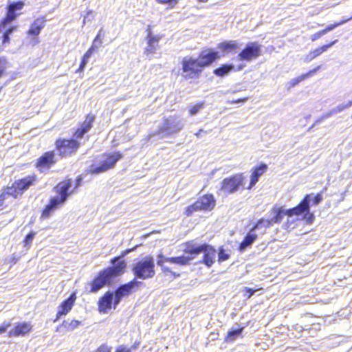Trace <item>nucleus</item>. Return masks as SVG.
<instances>
[{
	"instance_id": "obj_28",
	"label": "nucleus",
	"mask_w": 352,
	"mask_h": 352,
	"mask_svg": "<svg viewBox=\"0 0 352 352\" xmlns=\"http://www.w3.org/2000/svg\"><path fill=\"white\" fill-rule=\"evenodd\" d=\"M320 69V66H318L317 67L314 68V69L309 71V72L304 74L298 78H293L290 80L289 85L290 87H294L296 85H297L300 82L303 81L306 78L311 76L313 74H314L318 69Z\"/></svg>"
},
{
	"instance_id": "obj_46",
	"label": "nucleus",
	"mask_w": 352,
	"mask_h": 352,
	"mask_svg": "<svg viewBox=\"0 0 352 352\" xmlns=\"http://www.w3.org/2000/svg\"><path fill=\"white\" fill-rule=\"evenodd\" d=\"M248 98L245 97V98L238 99V100H228L226 102L229 103V104L245 103L246 101H248Z\"/></svg>"
},
{
	"instance_id": "obj_15",
	"label": "nucleus",
	"mask_w": 352,
	"mask_h": 352,
	"mask_svg": "<svg viewBox=\"0 0 352 352\" xmlns=\"http://www.w3.org/2000/svg\"><path fill=\"white\" fill-rule=\"evenodd\" d=\"M188 255H182L177 257H165L162 254L157 256V264L162 267V270L170 272L168 267L164 265V262L170 263L185 265L189 263L190 261L194 259V256L187 254Z\"/></svg>"
},
{
	"instance_id": "obj_12",
	"label": "nucleus",
	"mask_w": 352,
	"mask_h": 352,
	"mask_svg": "<svg viewBox=\"0 0 352 352\" xmlns=\"http://www.w3.org/2000/svg\"><path fill=\"white\" fill-rule=\"evenodd\" d=\"M261 56V45L257 42H249L245 48L238 54L237 58L241 61L250 62Z\"/></svg>"
},
{
	"instance_id": "obj_64",
	"label": "nucleus",
	"mask_w": 352,
	"mask_h": 352,
	"mask_svg": "<svg viewBox=\"0 0 352 352\" xmlns=\"http://www.w3.org/2000/svg\"><path fill=\"white\" fill-rule=\"evenodd\" d=\"M351 118H352V115H351Z\"/></svg>"
},
{
	"instance_id": "obj_4",
	"label": "nucleus",
	"mask_w": 352,
	"mask_h": 352,
	"mask_svg": "<svg viewBox=\"0 0 352 352\" xmlns=\"http://www.w3.org/2000/svg\"><path fill=\"white\" fill-rule=\"evenodd\" d=\"M184 251L186 254H193L194 258L197 255L203 253V263L208 267L214 263L216 258V250L213 247L206 243L199 245L194 241L187 242Z\"/></svg>"
},
{
	"instance_id": "obj_7",
	"label": "nucleus",
	"mask_w": 352,
	"mask_h": 352,
	"mask_svg": "<svg viewBox=\"0 0 352 352\" xmlns=\"http://www.w3.org/2000/svg\"><path fill=\"white\" fill-rule=\"evenodd\" d=\"M154 267L153 258L146 256L133 265L132 272L138 278L145 280L154 276Z\"/></svg>"
},
{
	"instance_id": "obj_39",
	"label": "nucleus",
	"mask_w": 352,
	"mask_h": 352,
	"mask_svg": "<svg viewBox=\"0 0 352 352\" xmlns=\"http://www.w3.org/2000/svg\"><path fill=\"white\" fill-rule=\"evenodd\" d=\"M136 348V346L134 344L131 346V347H127L124 345H120L119 346L115 352H131L132 350L135 349Z\"/></svg>"
},
{
	"instance_id": "obj_48",
	"label": "nucleus",
	"mask_w": 352,
	"mask_h": 352,
	"mask_svg": "<svg viewBox=\"0 0 352 352\" xmlns=\"http://www.w3.org/2000/svg\"><path fill=\"white\" fill-rule=\"evenodd\" d=\"M333 115H335V114H334V113H332V109H331L329 112H327V113L324 114L319 120H318L316 122V123H318V122H321L324 119L330 118Z\"/></svg>"
},
{
	"instance_id": "obj_63",
	"label": "nucleus",
	"mask_w": 352,
	"mask_h": 352,
	"mask_svg": "<svg viewBox=\"0 0 352 352\" xmlns=\"http://www.w3.org/2000/svg\"><path fill=\"white\" fill-rule=\"evenodd\" d=\"M349 19H351H351H352V16H351V17H350Z\"/></svg>"
},
{
	"instance_id": "obj_6",
	"label": "nucleus",
	"mask_w": 352,
	"mask_h": 352,
	"mask_svg": "<svg viewBox=\"0 0 352 352\" xmlns=\"http://www.w3.org/2000/svg\"><path fill=\"white\" fill-rule=\"evenodd\" d=\"M55 148L60 158L75 154L80 147L79 142L74 138H59L55 140Z\"/></svg>"
},
{
	"instance_id": "obj_20",
	"label": "nucleus",
	"mask_w": 352,
	"mask_h": 352,
	"mask_svg": "<svg viewBox=\"0 0 352 352\" xmlns=\"http://www.w3.org/2000/svg\"><path fill=\"white\" fill-rule=\"evenodd\" d=\"M162 36L160 35H153L151 30H148L147 39V46L144 50V54L147 56L152 55L157 49L158 43Z\"/></svg>"
},
{
	"instance_id": "obj_60",
	"label": "nucleus",
	"mask_w": 352,
	"mask_h": 352,
	"mask_svg": "<svg viewBox=\"0 0 352 352\" xmlns=\"http://www.w3.org/2000/svg\"><path fill=\"white\" fill-rule=\"evenodd\" d=\"M316 124V123L315 122V124H314L311 127H309V129H308V131H311V130L314 128V125H315Z\"/></svg>"
},
{
	"instance_id": "obj_42",
	"label": "nucleus",
	"mask_w": 352,
	"mask_h": 352,
	"mask_svg": "<svg viewBox=\"0 0 352 352\" xmlns=\"http://www.w3.org/2000/svg\"><path fill=\"white\" fill-rule=\"evenodd\" d=\"M111 346H108L106 344L100 345L94 352H111Z\"/></svg>"
},
{
	"instance_id": "obj_9",
	"label": "nucleus",
	"mask_w": 352,
	"mask_h": 352,
	"mask_svg": "<svg viewBox=\"0 0 352 352\" xmlns=\"http://www.w3.org/2000/svg\"><path fill=\"white\" fill-rule=\"evenodd\" d=\"M216 204V200L212 194H207L198 199L193 204L188 206L185 210V214L187 217L200 210H211Z\"/></svg>"
},
{
	"instance_id": "obj_23",
	"label": "nucleus",
	"mask_w": 352,
	"mask_h": 352,
	"mask_svg": "<svg viewBox=\"0 0 352 352\" xmlns=\"http://www.w3.org/2000/svg\"><path fill=\"white\" fill-rule=\"evenodd\" d=\"M113 299V293L111 292H107L98 302V308L100 312L106 313L108 309L111 308Z\"/></svg>"
},
{
	"instance_id": "obj_49",
	"label": "nucleus",
	"mask_w": 352,
	"mask_h": 352,
	"mask_svg": "<svg viewBox=\"0 0 352 352\" xmlns=\"http://www.w3.org/2000/svg\"><path fill=\"white\" fill-rule=\"evenodd\" d=\"M88 56V52H86L85 54H84V56H83V58L81 61V63L80 65V67L78 69V71H81L84 69V67H85V65H86V60H85V58Z\"/></svg>"
},
{
	"instance_id": "obj_52",
	"label": "nucleus",
	"mask_w": 352,
	"mask_h": 352,
	"mask_svg": "<svg viewBox=\"0 0 352 352\" xmlns=\"http://www.w3.org/2000/svg\"><path fill=\"white\" fill-rule=\"evenodd\" d=\"M16 30V26H11V27L8 28L3 33L7 34L10 36Z\"/></svg>"
},
{
	"instance_id": "obj_61",
	"label": "nucleus",
	"mask_w": 352,
	"mask_h": 352,
	"mask_svg": "<svg viewBox=\"0 0 352 352\" xmlns=\"http://www.w3.org/2000/svg\"><path fill=\"white\" fill-rule=\"evenodd\" d=\"M91 120L89 119V129H91Z\"/></svg>"
},
{
	"instance_id": "obj_14",
	"label": "nucleus",
	"mask_w": 352,
	"mask_h": 352,
	"mask_svg": "<svg viewBox=\"0 0 352 352\" xmlns=\"http://www.w3.org/2000/svg\"><path fill=\"white\" fill-rule=\"evenodd\" d=\"M56 163L54 151H48L42 154L36 161L34 167L40 172L49 170Z\"/></svg>"
},
{
	"instance_id": "obj_17",
	"label": "nucleus",
	"mask_w": 352,
	"mask_h": 352,
	"mask_svg": "<svg viewBox=\"0 0 352 352\" xmlns=\"http://www.w3.org/2000/svg\"><path fill=\"white\" fill-rule=\"evenodd\" d=\"M24 6L25 2L23 1H14L10 3L7 7L6 16L2 19V25L14 21L21 14V13H17V11L21 10Z\"/></svg>"
},
{
	"instance_id": "obj_21",
	"label": "nucleus",
	"mask_w": 352,
	"mask_h": 352,
	"mask_svg": "<svg viewBox=\"0 0 352 352\" xmlns=\"http://www.w3.org/2000/svg\"><path fill=\"white\" fill-rule=\"evenodd\" d=\"M218 52L212 50L203 51L198 58L203 67L208 66L219 58Z\"/></svg>"
},
{
	"instance_id": "obj_47",
	"label": "nucleus",
	"mask_w": 352,
	"mask_h": 352,
	"mask_svg": "<svg viewBox=\"0 0 352 352\" xmlns=\"http://www.w3.org/2000/svg\"><path fill=\"white\" fill-rule=\"evenodd\" d=\"M344 109H345V107L344 106V104H339L337 107L332 109V113L336 114L342 111Z\"/></svg>"
},
{
	"instance_id": "obj_41",
	"label": "nucleus",
	"mask_w": 352,
	"mask_h": 352,
	"mask_svg": "<svg viewBox=\"0 0 352 352\" xmlns=\"http://www.w3.org/2000/svg\"><path fill=\"white\" fill-rule=\"evenodd\" d=\"M230 257V255L225 252L223 249H220L219 252V261L223 262L228 260Z\"/></svg>"
},
{
	"instance_id": "obj_56",
	"label": "nucleus",
	"mask_w": 352,
	"mask_h": 352,
	"mask_svg": "<svg viewBox=\"0 0 352 352\" xmlns=\"http://www.w3.org/2000/svg\"><path fill=\"white\" fill-rule=\"evenodd\" d=\"M247 292H249L248 298H250L254 293V291L251 289H248Z\"/></svg>"
},
{
	"instance_id": "obj_38",
	"label": "nucleus",
	"mask_w": 352,
	"mask_h": 352,
	"mask_svg": "<svg viewBox=\"0 0 352 352\" xmlns=\"http://www.w3.org/2000/svg\"><path fill=\"white\" fill-rule=\"evenodd\" d=\"M351 19H344L340 22H338V23H335L333 24H331V25H329L326 27V30L329 32L331 30H333V29H335L336 28L340 26V25H343L344 23H346L347 21H350Z\"/></svg>"
},
{
	"instance_id": "obj_62",
	"label": "nucleus",
	"mask_w": 352,
	"mask_h": 352,
	"mask_svg": "<svg viewBox=\"0 0 352 352\" xmlns=\"http://www.w3.org/2000/svg\"><path fill=\"white\" fill-rule=\"evenodd\" d=\"M243 69V66H240L239 68V70H241Z\"/></svg>"
},
{
	"instance_id": "obj_57",
	"label": "nucleus",
	"mask_w": 352,
	"mask_h": 352,
	"mask_svg": "<svg viewBox=\"0 0 352 352\" xmlns=\"http://www.w3.org/2000/svg\"><path fill=\"white\" fill-rule=\"evenodd\" d=\"M352 105V100L349 101L346 104H344L345 109L350 107Z\"/></svg>"
},
{
	"instance_id": "obj_13",
	"label": "nucleus",
	"mask_w": 352,
	"mask_h": 352,
	"mask_svg": "<svg viewBox=\"0 0 352 352\" xmlns=\"http://www.w3.org/2000/svg\"><path fill=\"white\" fill-rule=\"evenodd\" d=\"M202 66L198 59L185 57L182 60V70L184 77L192 78L198 75L201 71Z\"/></svg>"
},
{
	"instance_id": "obj_11",
	"label": "nucleus",
	"mask_w": 352,
	"mask_h": 352,
	"mask_svg": "<svg viewBox=\"0 0 352 352\" xmlns=\"http://www.w3.org/2000/svg\"><path fill=\"white\" fill-rule=\"evenodd\" d=\"M245 177L243 173L235 174L225 178L221 182V190L225 193L232 194L236 192L240 186L243 185Z\"/></svg>"
},
{
	"instance_id": "obj_3",
	"label": "nucleus",
	"mask_w": 352,
	"mask_h": 352,
	"mask_svg": "<svg viewBox=\"0 0 352 352\" xmlns=\"http://www.w3.org/2000/svg\"><path fill=\"white\" fill-rule=\"evenodd\" d=\"M113 267H108L104 272L100 273L91 284V292H96L105 285L110 283L114 277L118 276L124 272L126 263L120 257H116L111 260Z\"/></svg>"
},
{
	"instance_id": "obj_8",
	"label": "nucleus",
	"mask_w": 352,
	"mask_h": 352,
	"mask_svg": "<svg viewBox=\"0 0 352 352\" xmlns=\"http://www.w3.org/2000/svg\"><path fill=\"white\" fill-rule=\"evenodd\" d=\"M38 180L36 174H32L19 179L15 180L11 186H7V189L10 190V197L13 199H17L21 196L25 191L28 190L31 186H34Z\"/></svg>"
},
{
	"instance_id": "obj_24",
	"label": "nucleus",
	"mask_w": 352,
	"mask_h": 352,
	"mask_svg": "<svg viewBox=\"0 0 352 352\" xmlns=\"http://www.w3.org/2000/svg\"><path fill=\"white\" fill-rule=\"evenodd\" d=\"M338 42V40H335L332 42H331L329 44L324 45L322 47H320L314 50L311 51L304 58V61L305 63H309L313 59L316 58L318 56H320L322 53L327 51L329 48L332 47L333 45H335Z\"/></svg>"
},
{
	"instance_id": "obj_1",
	"label": "nucleus",
	"mask_w": 352,
	"mask_h": 352,
	"mask_svg": "<svg viewBox=\"0 0 352 352\" xmlns=\"http://www.w3.org/2000/svg\"><path fill=\"white\" fill-rule=\"evenodd\" d=\"M82 182V177L81 175H78L74 182L71 178L68 177L59 182L52 189L56 195L49 199L47 204L41 212V219L50 218L56 210L67 201L68 197L77 190Z\"/></svg>"
},
{
	"instance_id": "obj_45",
	"label": "nucleus",
	"mask_w": 352,
	"mask_h": 352,
	"mask_svg": "<svg viewBox=\"0 0 352 352\" xmlns=\"http://www.w3.org/2000/svg\"><path fill=\"white\" fill-rule=\"evenodd\" d=\"M11 326L10 322H3L0 325V334L5 333L7 329Z\"/></svg>"
},
{
	"instance_id": "obj_27",
	"label": "nucleus",
	"mask_w": 352,
	"mask_h": 352,
	"mask_svg": "<svg viewBox=\"0 0 352 352\" xmlns=\"http://www.w3.org/2000/svg\"><path fill=\"white\" fill-rule=\"evenodd\" d=\"M217 47L223 52L229 53L236 50L239 46L236 41H230L219 43Z\"/></svg>"
},
{
	"instance_id": "obj_10",
	"label": "nucleus",
	"mask_w": 352,
	"mask_h": 352,
	"mask_svg": "<svg viewBox=\"0 0 352 352\" xmlns=\"http://www.w3.org/2000/svg\"><path fill=\"white\" fill-rule=\"evenodd\" d=\"M122 154L120 152H114L105 155V158L101 161L98 166H91L89 173L98 174L107 171L114 167L118 161L122 158Z\"/></svg>"
},
{
	"instance_id": "obj_33",
	"label": "nucleus",
	"mask_w": 352,
	"mask_h": 352,
	"mask_svg": "<svg viewBox=\"0 0 352 352\" xmlns=\"http://www.w3.org/2000/svg\"><path fill=\"white\" fill-rule=\"evenodd\" d=\"M88 131V123L84 122L80 126L78 127L73 133L74 139L82 138L85 133Z\"/></svg>"
},
{
	"instance_id": "obj_58",
	"label": "nucleus",
	"mask_w": 352,
	"mask_h": 352,
	"mask_svg": "<svg viewBox=\"0 0 352 352\" xmlns=\"http://www.w3.org/2000/svg\"><path fill=\"white\" fill-rule=\"evenodd\" d=\"M7 24L2 25V20L0 21V32H1V28H3L6 27Z\"/></svg>"
},
{
	"instance_id": "obj_25",
	"label": "nucleus",
	"mask_w": 352,
	"mask_h": 352,
	"mask_svg": "<svg viewBox=\"0 0 352 352\" xmlns=\"http://www.w3.org/2000/svg\"><path fill=\"white\" fill-rule=\"evenodd\" d=\"M267 166L265 164H262L256 167L251 175L250 184L248 189H251L258 181L259 177L267 170Z\"/></svg>"
},
{
	"instance_id": "obj_50",
	"label": "nucleus",
	"mask_w": 352,
	"mask_h": 352,
	"mask_svg": "<svg viewBox=\"0 0 352 352\" xmlns=\"http://www.w3.org/2000/svg\"><path fill=\"white\" fill-rule=\"evenodd\" d=\"M10 43V36L7 34H3V36H2V43L3 45H7V44H9Z\"/></svg>"
},
{
	"instance_id": "obj_37",
	"label": "nucleus",
	"mask_w": 352,
	"mask_h": 352,
	"mask_svg": "<svg viewBox=\"0 0 352 352\" xmlns=\"http://www.w3.org/2000/svg\"><path fill=\"white\" fill-rule=\"evenodd\" d=\"M8 61L5 56H0V79L6 75Z\"/></svg>"
},
{
	"instance_id": "obj_51",
	"label": "nucleus",
	"mask_w": 352,
	"mask_h": 352,
	"mask_svg": "<svg viewBox=\"0 0 352 352\" xmlns=\"http://www.w3.org/2000/svg\"><path fill=\"white\" fill-rule=\"evenodd\" d=\"M322 200V196L320 194H318L314 197L313 201L315 205H317Z\"/></svg>"
},
{
	"instance_id": "obj_5",
	"label": "nucleus",
	"mask_w": 352,
	"mask_h": 352,
	"mask_svg": "<svg viewBox=\"0 0 352 352\" xmlns=\"http://www.w3.org/2000/svg\"><path fill=\"white\" fill-rule=\"evenodd\" d=\"M184 126V121L178 116H170L164 118L160 126L157 134L162 137H168L181 131Z\"/></svg>"
},
{
	"instance_id": "obj_54",
	"label": "nucleus",
	"mask_w": 352,
	"mask_h": 352,
	"mask_svg": "<svg viewBox=\"0 0 352 352\" xmlns=\"http://www.w3.org/2000/svg\"><path fill=\"white\" fill-rule=\"evenodd\" d=\"M320 37H321V36H320V35L319 34V33H318V32H316V33H315V34H312V35H311V41H316V40L319 39Z\"/></svg>"
},
{
	"instance_id": "obj_29",
	"label": "nucleus",
	"mask_w": 352,
	"mask_h": 352,
	"mask_svg": "<svg viewBox=\"0 0 352 352\" xmlns=\"http://www.w3.org/2000/svg\"><path fill=\"white\" fill-rule=\"evenodd\" d=\"M234 68L232 65H223L222 66L217 68L214 71V74L218 76H224L228 74Z\"/></svg>"
},
{
	"instance_id": "obj_35",
	"label": "nucleus",
	"mask_w": 352,
	"mask_h": 352,
	"mask_svg": "<svg viewBox=\"0 0 352 352\" xmlns=\"http://www.w3.org/2000/svg\"><path fill=\"white\" fill-rule=\"evenodd\" d=\"M35 235V232H30L23 240V246L26 247L27 248H30Z\"/></svg>"
},
{
	"instance_id": "obj_40",
	"label": "nucleus",
	"mask_w": 352,
	"mask_h": 352,
	"mask_svg": "<svg viewBox=\"0 0 352 352\" xmlns=\"http://www.w3.org/2000/svg\"><path fill=\"white\" fill-rule=\"evenodd\" d=\"M156 2L160 4H168L173 8L178 3V0H156Z\"/></svg>"
},
{
	"instance_id": "obj_31",
	"label": "nucleus",
	"mask_w": 352,
	"mask_h": 352,
	"mask_svg": "<svg viewBox=\"0 0 352 352\" xmlns=\"http://www.w3.org/2000/svg\"><path fill=\"white\" fill-rule=\"evenodd\" d=\"M80 324L81 322L77 320H72L70 321L64 320L61 324V327H63L67 331H73Z\"/></svg>"
},
{
	"instance_id": "obj_32",
	"label": "nucleus",
	"mask_w": 352,
	"mask_h": 352,
	"mask_svg": "<svg viewBox=\"0 0 352 352\" xmlns=\"http://www.w3.org/2000/svg\"><path fill=\"white\" fill-rule=\"evenodd\" d=\"M243 329V327H238L236 329L232 328L228 333V336L226 339V341L227 342L234 341L238 336H239L241 334Z\"/></svg>"
},
{
	"instance_id": "obj_18",
	"label": "nucleus",
	"mask_w": 352,
	"mask_h": 352,
	"mask_svg": "<svg viewBox=\"0 0 352 352\" xmlns=\"http://www.w3.org/2000/svg\"><path fill=\"white\" fill-rule=\"evenodd\" d=\"M76 300V295L73 292L67 299L64 300L58 306V311L54 322L58 321L62 316L70 312Z\"/></svg>"
},
{
	"instance_id": "obj_44",
	"label": "nucleus",
	"mask_w": 352,
	"mask_h": 352,
	"mask_svg": "<svg viewBox=\"0 0 352 352\" xmlns=\"http://www.w3.org/2000/svg\"><path fill=\"white\" fill-rule=\"evenodd\" d=\"M20 259V256L16 254H13L10 260H9V262L10 263L11 265H15Z\"/></svg>"
},
{
	"instance_id": "obj_55",
	"label": "nucleus",
	"mask_w": 352,
	"mask_h": 352,
	"mask_svg": "<svg viewBox=\"0 0 352 352\" xmlns=\"http://www.w3.org/2000/svg\"><path fill=\"white\" fill-rule=\"evenodd\" d=\"M327 32H328L326 30V29H324V30L318 32L320 36H322L323 35L326 34Z\"/></svg>"
},
{
	"instance_id": "obj_43",
	"label": "nucleus",
	"mask_w": 352,
	"mask_h": 352,
	"mask_svg": "<svg viewBox=\"0 0 352 352\" xmlns=\"http://www.w3.org/2000/svg\"><path fill=\"white\" fill-rule=\"evenodd\" d=\"M202 104H196L190 109V113L192 116L197 114V113L201 109Z\"/></svg>"
},
{
	"instance_id": "obj_16",
	"label": "nucleus",
	"mask_w": 352,
	"mask_h": 352,
	"mask_svg": "<svg viewBox=\"0 0 352 352\" xmlns=\"http://www.w3.org/2000/svg\"><path fill=\"white\" fill-rule=\"evenodd\" d=\"M140 284L142 282L134 279L126 284L120 285L115 292L114 308L119 305L122 297L128 296L135 287H138Z\"/></svg>"
},
{
	"instance_id": "obj_34",
	"label": "nucleus",
	"mask_w": 352,
	"mask_h": 352,
	"mask_svg": "<svg viewBox=\"0 0 352 352\" xmlns=\"http://www.w3.org/2000/svg\"><path fill=\"white\" fill-rule=\"evenodd\" d=\"M101 31L99 32L96 38L94 40L91 47L89 48V55L96 50L98 49L102 45V40L100 38Z\"/></svg>"
},
{
	"instance_id": "obj_2",
	"label": "nucleus",
	"mask_w": 352,
	"mask_h": 352,
	"mask_svg": "<svg viewBox=\"0 0 352 352\" xmlns=\"http://www.w3.org/2000/svg\"><path fill=\"white\" fill-rule=\"evenodd\" d=\"M311 195H307L302 201L296 207L291 209H285L283 207L275 206L270 211V221H265L266 226H272L274 223H280L284 216L291 217L294 215H302V219H306L308 223H311L314 216L309 212V204Z\"/></svg>"
},
{
	"instance_id": "obj_59",
	"label": "nucleus",
	"mask_w": 352,
	"mask_h": 352,
	"mask_svg": "<svg viewBox=\"0 0 352 352\" xmlns=\"http://www.w3.org/2000/svg\"><path fill=\"white\" fill-rule=\"evenodd\" d=\"M155 133L150 134L148 135V140H151L155 136Z\"/></svg>"
},
{
	"instance_id": "obj_53",
	"label": "nucleus",
	"mask_w": 352,
	"mask_h": 352,
	"mask_svg": "<svg viewBox=\"0 0 352 352\" xmlns=\"http://www.w3.org/2000/svg\"><path fill=\"white\" fill-rule=\"evenodd\" d=\"M210 131H211V130H209V131H205V130H204V129H199V131H198L197 133H195V135H196L197 138H200L202 133L208 134V133H209Z\"/></svg>"
},
{
	"instance_id": "obj_19",
	"label": "nucleus",
	"mask_w": 352,
	"mask_h": 352,
	"mask_svg": "<svg viewBox=\"0 0 352 352\" xmlns=\"http://www.w3.org/2000/svg\"><path fill=\"white\" fill-rule=\"evenodd\" d=\"M32 330V326L30 322H17L8 332L9 337H20L28 335Z\"/></svg>"
},
{
	"instance_id": "obj_30",
	"label": "nucleus",
	"mask_w": 352,
	"mask_h": 352,
	"mask_svg": "<svg viewBox=\"0 0 352 352\" xmlns=\"http://www.w3.org/2000/svg\"><path fill=\"white\" fill-rule=\"evenodd\" d=\"M10 192H12L11 190L7 189V186L2 188L0 193V209H3L8 206L6 201L8 196H10Z\"/></svg>"
},
{
	"instance_id": "obj_22",
	"label": "nucleus",
	"mask_w": 352,
	"mask_h": 352,
	"mask_svg": "<svg viewBox=\"0 0 352 352\" xmlns=\"http://www.w3.org/2000/svg\"><path fill=\"white\" fill-rule=\"evenodd\" d=\"M46 19L43 16H39L30 24L27 33L30 36H38L45 25Z\"/></svg>"
},
{
	"instance_id": "obj_36",
	"label": "nucleus",
	"mask_w": 352,
	"mask_h": 352,
	"mask_svg": "<svg viewBox=\"0 0 352 352\" xmlns=\"http://www.w3.org/2000/svg\"><path fill=\"white\" fill-rule=\"evenodd\" d=\"M265 221H270V219H260L256 224L252 228L255 231L257 230L263 229V230L261 232V234H263L265 232V230L267 228H270V226H266Z\"/></svg>"
},
{
	"instance_id": "obj_26",
	"label": "nucleus",
	"mask_w": 352,
	"mask_h": 352,
	"mask_svg": "<svg viewBox=\"0 0 352 352\" xmlns=\"http://www.w3.org/2000/svg\"><path fill=\"white\" fill-rule=\"evenodd\" d=\"M255 230L252 228L247 234L243 241L241 243L239 250L243 252L247 248L250 247L257 239V235L255 234Z\"/></svg>"
}]
</instances>
